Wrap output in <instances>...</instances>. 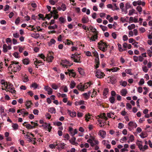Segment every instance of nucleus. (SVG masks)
<instances>
[{
    "instance_id": "obj_1",
    "label": "nucleus",
    "mask_w": 152,
    "mask_h": 152,
    "mask_svg": "<svg viewBox=\"0 0 152 152\" xmlns=\"http://www.w3.org/2000/svg\"><path fill=\"white\" fill-rule=\"evenodd\" d=\"M11 64H10V68H12V71H13L14 72H16L17 71H19L21 69V66L19 65H17L18 64L19 62L15 61H12L11 62Z\"/></svg>"
},
{
    "instance_id": "obj_2",
    "label": "nucleus",
    "mask_w": 152,
    "mask_h": 152,
    "mask_svg": "<svg viewBox=\"0 0 152 152\" xmlns=\"http://www.w3.org/2000/svg\"><path fill=\"white\" fill-rule=\"evenodd\" d=\"M98 48L102 51L105 52L107 49L108 45L105 42H103L102 40H101L98 43Z\"/></svg>"
},
{
    "instance_id": "obj_3",
    "label": "nucleus",
    "mask_w": 152,
    "mask_h": 152,
    "mask_svg": "<svg viewBox=\"0 0 152 152\" xmlns=\"http://www.w3.org/2000/svg\"><path fill=\"white\" fill-rule=\"evenodd\" d=\"M80 55L77 53H75L74 54H72L71 58L72 60H74V61L77 63H80Z\"/></svg>"
},
{
    "instance_id": "obj_4",
    "label": "nucleus",
    "mask_w": 152,
    "mask_h": 152,
    "mask_svg": "<svg viewBox=\"0 0 152 152\" xmlns=\"http://www.w3.org/2000/svg\"><path fill=\"white\" fill-rule=\"evenodd\" d=\"M1 83L2 85V89L5 90L6 91H9V89L10 88V85L7 82H5L4 80H1Z\"/></svg>"
},
{
    "instance_id": "obj_5",
    "label": "nucleus",
    "mask_w": 152,
    "mask_h": 152,
    "mask_svg": "<svg viewBox=\"0 0 152 152\" xmlns=\"http://www.w3.org/2000/svg\"><path fill=\"white\" fill-rule=\"evenodd\" d=\"M95 74L96 76L99 79L103 78L105 75L104 73L102 72L99 69L96 70Z\"/></svg>"
},
{
    "instance_id": "obj_6",
    "label": "nucleus",
    "mask_w": 152,
    "mask_h": 152,
    "mask_svg": "<svg viewBox=\"0 0 152 152\" xmlns=\"http://www.w3.org/2000/svg\"><path fill=\"white\" fill-rule=\"evenodd\" d=\"M58 12L56 10H53L52 11H50V14H46L45 15V18L48 19H50L52 17V15L57 14Z\"/></svg>"
},
{
    "instance_id": "obj_7",
    "label": "nucleus",
    "mask_w": 152,
    "mask_h": 152,
    "mask_svg": "<svg viewBox=\"0 0 152 152\" xmlns=\"http://www.w3.org/2000/svg\"><path fill=\"white\" fill-rule=\"evenodd\" d=\"M63 63L64 64H62V66L64 67H65L66 68H68V66H70L73 64L72 63H70L69 61L67 60H64L63 61Z\"/></svg>"
},
{
    "instance_id": "obj_8",
    "label": "nucleus",
    "mask_w": 152,
    "mask_h": 152,
    "mask_svg": "<svg viewBox=\"0 0 152 152\" xmlns=\"http://www.w3.org/2000/svg\"><path fill=\"white\" fill-rule=\"evenodd\" d=\"M45 90L48 92V94L49 95H51L53 93V90L50 87L48 86H45L44 87Z\"/></svg>"
},
{
    "instance_id": "obj_9",
    "label": "nucleus",
    "mask_w": 152,
    "mask_h": 152,
    "mask_svg": "<svg viewBox=\"0 0 152 152\" xmlns=\"http://www.w3.org/2000/svg\"><path fill=\"white\" fill-rule=\"evenodd\" d=\"M95 34L92 36L91 37H88L91 40L90 41H95L96 39H97L98 38V33L94 34Z\"/></svg>"
},
{
    "instance_id": "obj_10",
    "label": "nucleus",
    "mask_w": 152,
    "mask_h": 152,
    "mask_svg": "<svg viewBox=\"0 0 152 152\" xmlns=\"http://www.w3.org/2000/svg\"><path fill=\"white\" fill-rule=\"evenodd\" d=\"M136 144L140 150H142V151H144V150L142 149V142L141 141H140L137 140L136 142Z\"/></svg>"
},
{
    "instance_id": "obj_11",
    "label": "nucleus",
    "mask_w": 152,
    "mask_h": 152,
    "mask_svg": "<svg viewBox=\"0 0 152 152\" xmlns=\"http://www.w3.org/2000/svg\"><path fill=\"white\" fill-rule=\"evenodd\" d=\"M82 22L83 23H88L89 21V19L87 16H84L81 20Z\"/></svg>"
},
{
    "instance_id": "obj_12",
    "label": "nucleus",
    "mask_w": 152,
    "mask_h": 152,
    "mask_svg": "<svg viewBox=\"0 0 152 152\" xmlns=\"http://www.w3.org/2000/svg\"><path fill=\"white\" fill-rule=\"evenodd\" d=\"M98 134L102 138H104L106 135V132L104 131L101 130L99 132Z\"/></svg>"
},
{
    "instance_id": "obj_13",
    "label": "nucleus",
    "mask_w": 152,
    "mask_h": 152,
    "mask_svg": "<svg viewBox=\"0 0 152 152\" xmlns=\"http://www.w3.org/2000/svg\"><path fill=\"white\" fill-rule=\"evenodd\" d=\"M76 140V138L74 136L72 137L71 139V140H69V142H70L73 145H75L76 144H78L77 142H76L75 141Z\"/></svg>"
},
{
    "instance_id": "obj_14",
    "label": "nucleus",
    "mask_w": 152,
    "mask_h": 152,
    "mask_svg": "<svg viewBox=\"0 0 152 152\" xmlns=\"http://www.w3.org/2000/svg\"><path fill=\"white\" fill-rule=\"evenodd\" d=\"M128 125L132 128H136L137 126V125L133 121H130L128 124Z\"/></svg>"
},
{
    "instance_id": "obj_15",
    "label": "nucleus",
    "mask_w": 152,
    "mask_h": 152,
    "mask_svg": "<svg viewBox=\"0 0 152 152\" xmlns=\"http://www.w3.org/2000/svg\"><path fill=\"white\" fill-rule=\"evenodd\" d=\"M45 128H46L48 129V131L49 132L51 131V129L52 128V127L50 126V125L49 124L45 123Z\"/></svg>"
},
{
    "instance_id": "obj_16",
    "label": "nucleus",
    "mask_w": 152,
    "mask_h": 152,
    "mask_svg": "<svg viewBox=\"0 0 152 152\" xmlns=\"http://www.w3.org/2000/svg\"><path fill=\"white\" fill-rule=\"evenodd\" d=\"M10 93L12 94H16V91L14 88L13 85L11 83H10Z\"/></svg>"
},
{
    "instance_id": "obj_17",
    "label": "nucleus",
    "mask_w": 152,
    "mask_h": 152,
    "mask_svg": "<svg viewBox=\"0 0 152 152\" xmlns=\"http://www.w3.org/2000/svg\"><path fill=\"white\" fill-rule=\"evenodd\" d=\"M85 87V85L83 86L82 85H78L77 86V88L80 90L84 91V89H86L87 88V87Z\"/></svg>"
},
{
    "instance_id": "obj_18",
    "label": "nucleus",
    "mask_w": 152,
    "mask_h": 152,
    "mask_svg": "<svg viewBox=\"0 0 152 152\" xmlns=\"http://www.w3.org/2000/svg\"><path fill=\"white\" fill-rule=\"evenodd\" d=\"M32 104V103L31 101H28L25 103V105L26 106L27 109L30 108L31 105Z\"/></svg>"
},
{
    "instance_id": "obj_19",
    "label": "nucleus",
    "mask_w": 152,
    "mask_h": 152,
    "mask_svg": "<svg viewBox=\"0 0 152 152\" xmlns=\"http://www.w3.org/2000/svg\"><path fill=\"white\" fill-rule=\"evenodd\" d=\"M68 71L69 72V75L70 76L71 74H72V76L73 77H75L76 75V73L74 72V69H68Z\"/></svg>"
},
{
    "instance_id": "obj_20",
    "label": "nucleus",
    "mask_w": 152,
    "mask_h": 152,
    "mask_svg": "<svg viewBox=\"0 0 152 152\" xmlns=\"http://www.w3.org/2000/svg\"><path fill=\"white\" fill-rule=\"evenodd\" d=\"M66 144L63 143V142H61L59 144V145L60 146V147H59V146H58L57 147V149H58L59 150H61V149H63L64 148V146H65Z\"/></svg>"
},
{
    "instance_id": "obj_21",
    "label": "nucleus",
    "mask_w": 152,
    "mask_h": 152,
    "mask_svg": "<svg viewBox=\"0 0 152 152\" xmlns=\"http://www.w3.org/2000/svg\"><path fill=\"white\" fill-rule=\"evenodd\" d=\"M110 82L112 84H114L115 83L116 78L113 76L110 77Z\"/></svg>"
},
{
    "instance_id": "obj_22",
    "label": "nucleus",
    "mask_w": 152,
    "mask_h": 152,
    "mask_svg": "<svg viewBox=\"0 0 152 152\" xmlns=\"http://www.w3.org/2000/svg\"><path fill=\"white\" fill-rule=\"evenodd\" d=\"M10 49V46L9 45L8 46L6 44H4L3 46V51L4 52H6L7 51V48Z\"/></svg>"
},
{
    "instance_id": "obj_23",
    "label": "nucleus",
    "mask_w": 152,
    "mask_h": 152,
    "mask_svg": "<svg viewBox=\"0 0 152 152\" xmlns=\"http://www.w3.org/2000/svg\"><path fill=\"white\" fill-rule=\"evenodd\" d=\"M78 71L80 74L82 75H84L85 74L84 69L82 68L79 67L78 68Z\"/></svg>"
},
{
    "instance_id": "obj_24",
    "label": "nucleus",
    "mask_w": 152,
    "mask_h": 152,
    "mask_svg": "<svg viewBox=\"0 0 152 152\" xmlns=\"http://www.w3.org/2000/svg\"><path fill=\"white\" fill-rule=\"evenodd\" d=\"M12 126L14 130H16L18 129V126L17 124L12 123Z\"/></svg>"
},
{
    "instance_id": "obj_25",
    "label": "nucleus",
    "mask_w": 152,
    "mask_h": 152,
    "mask_svg": "<svg viewBox=\"0 0 152 152\" xmlns=\"http://www.w3.org/2000/svg\"><path fill=\"white\" fill-rule=\"evenodd\" d=\"M127 93V90L126 89H123L121 91V94L123 96H125Z\"/></svg>"
},
{
    "instance_id": "obj_26",
    "label": "nucleus",
    "mask_w": 152,
    "mask_h": 152,
    "mask_svg": "<svg viewBox=\"0 0 152 152\" xmlns=\"http://www.w3.org/2000/svg\"><path fill=\"white\" fill-rule=\"evenodd\" d=\"M91 30L92 31V32L94 34H96L98 33V32L96 31V29L93 27V26H90L89 27Z\"/></svg>"
},
{
    "instance_id": "obj_27",
    "label": "nucleus",
    "mask_w": 152,
    "mask_h": 152,
    "mask_svg": "<svg viewBox=\"0 0 152 152\" xmlns=\"http://www.w3.org/2000/svg\"><path fill=\"white\" fill-rule=\"evenodd\" d=\"M23 62L24 64H28L30 62V61L28 58H24L23 60Z\"/></svg>"
},
{
    "instance_id": "obj_28",
    "label": "nucleus",
    "mask_w": 152,
    "mask_h": 152,
    "mask_svg": "<svg viewBox=\"0 0 152 152\" xmlns=\"http://www.w3.org/2000/svg\"><path fill=\"white\" fill-rule=\"evenodd\" d=\"M53 56L50 55L48 56V57L46 58V59L47 61L48 62H51L52 60L53 59Z\"/></svg>"
},
{
    "instance_id": "obj_29",
    "label": "nucleus",
    "mask_w": 152,
    "mask_h": 152,
    "mask_svg": "<svg viewBox=\"0 0 152 152\" xmlns=\"http://www.w3.org/2000/svg\"><path fill=\"white\" fill-rule=\"evenodd\" d=\"M59 20L61 22V23H64L66 21V19L63 17H60L59 18Z\"/></svg>"
},
{
    "instance_id": "obj_30",
    "label": "nucleus",
    "mask_w": 152,
    "mask_h": 152,
    "mask_svg": "<svg viewBox=\"0 0 152 152\" xmlns=\"http://www.w3.org/2000/svg\"><path fill=\"white\" fill-rule=\"evenodd\" d=\"M99 118H103L105 119L106 120L107 119V117L106 116V114L104 113L102 114H100L99 116Z\"/></svg>"
},
{
    "instance_id": "obj_31",
    "label": "nucleus",
    "mask_w": 152,
    "mask_h": 152,
    "mask_svg": "<svg viewBox=\"0 0 152 152\" xmlns=\"http://www.w3.org/2000/svg\"><path fill=\"white\" fill-rule=\"evenodd\" d=\"M48 112H50L52 113H55L56 112L55 109L54 107H51L48 109Z\"/></svg>"
},
{
    "instance_id": "obj_32",
    "label": "nucleus",
    "mask_w": 152,
    "mask_h": 152,
    "mask_svg": "<svg viewBox=\"0 0 152 152\" xmlns=\"http://www.w3.org/2000/svg\"><path fill=\"white\" fill-rule=\"evenodd\" d=\"M109 91V89L108 88H105L104 89L103 92V95L105 96L107 94V93Z\"/></svg>"
},
{
    "instance_id": "obj_33",
    "label": "nucleus",
    "mask_w": 152,
    "mask_h": 152,
    "mask_svg": "<svg viewBox=\"0 0 152 152\" xmlns=\"http://www.w3.org/2000/svg\"><path fill=\"white\" fill-rule=\"evenodd\" d=\"M38 86V85H37L36 83H33L30 86L31 87L34 88V89L37 88Z\"/></svg>"
},
{
    "instance_id": "obj_34",
    "label": "nucleus",
    "mask_w": 152,
    "mask_h": 152,
    "mask_svg": "<svg viewBox=\"0 0 152 152\" xmlns=\"http://www.w3.org/2000/svg\"><path fill=\"white\" fill-rule=\"evenodd\" d=\"M82 95L84 96L86 100H87L89 98V95H88V94H87V93H84Z\"/></svg>"
},
{
    "instance_id": "obj_35",
    "label": "nucleus",
    "mask_w": 152,
    "mask_h": 152,
    "mask_svg": "<svg viewBox=\"0 0 152 152\" xmlns=\"http://www.w3.org/2000/svg\"><path fill=\"white\" fill-rule=\"evenodd\" d=\"M39 36V34H31V37L35 38H37Z\"/></svg>"
},
{
    "instance_id": "obj_36",
    "label": "nucleus",
    "mask_w": 152,
    "mask_h": 152,
    "mask_svg": "<svg viewBox=\"0 0 152 152\" xmlns=\"http://www.w3.org/2000/svg\"><path fill=\"white\" fill-rule=\"evenodd\" d=\"M135 26L134 24H132L130 26H129L128 28L129 30H131L135 28Z\"/></svg>"
},
{
    "instance_id": "obj_37",
    "label": "nucleus",
    "mask_w": 152,
    "mask_h": 152,
    "mask_svg": "<svg viewBox=\"0 0 152 152\" xmlns=\"http://www.w3.org/2000/svg\"><path fill=\"white\" fill-rule=\"evenodd\" d=\"M109 101L111 103L113 104L114 102L115 99L114 96H111L110 97Z\"/></svg>"
},
{
    "instance_id": "obj_38",
    "label": "nucleus",
    "mask_w": 152,
    "mask_h": 152,
    "mask_svg": "<svg viewBox=\"0 0 152 152\" xmlns=\"http://www.w3.org/2000/svg\"><path fill=\"white\" fill-rule=\"evenodd\" d=\"M25 126L28 129H31L34 128V126H31L29 124H26L25 125Z\"/></svg>"
},
{
    "instance_id": "obj_39",
    "label": "nucleus",
    "mask_w": 152,
    "mask_h": 152,
    "mask_svg": "<svg viewBox=\"0 0 152 152\" xmlns=\"http://www.w3.org/2000/svg\"><path fill=\"white\" fill-rule=\"evenodd\" d=\"M66 41L65 42V44H67L68 45H69L71 44V43H72V45H73V43L72 42V41H71L70 40L68 39H67L66 40Z\"/></svg>"
},
{
    "instance_id": "obj_40",
    "label": "nucleus",
    "mask_w": 152,
    "mask_h": 152,
    "mask_svg": "<svg viewBox=\"0 0 152 152\" xmlns=\"http://www.w3.org/2000/svg\"><path fill=\"white\" fill-rule=\"evenodd\" d=\"M76 85L75 83L73 80L71 81V83H70V88H73Z\"/></svg>"
},
{
    "instance_id": "obj_41",
    "label": "nucleus",
    "mask_w": 152,
    "mask_h": 152,
    "mask_svg": "<svg viewBox=\"0 0 152 152\" xmlns=\"http://www.w3.org/2000/svg\"><path fill=\"white\" fill-rule=\"evenodd\" d=\"M85 118H86L85 120L87 121H89V119H90L91 118V115L88 113V115L86 114L85 115Z\"/></svg>"
},
{
    "instance_id": "obj_42",
    "label": "nucleus",
    "mask_w": 152,
    "mask_h": 152,
    "mask_svg": "<svg viewBox=\"0 0 152 152\" xmlns=\"http://www.w3.org/2000/svg\"><path fill=\"white\" fill-rule=\"evenodd\" d=\"M58 26L56 25H55L54 26H50L48 27V28L49 29H53L56 28H57Z\"/></svg>"
},
{
    "instance_id": "obj_43",
    "label": "nucleus",
    "mask_w": 152,
    "mask_h": 152,
    "mask_svg": "<svg viewBox=\"0 0 152 152\" xmlns=\"http://www.w3.org/2000/svg\"><path fill=\"white\" fill-rule=\"evenodd\" d=\"M100 27L102 28V31H107V28L106 26H103L102 25H101L100 26Z\"/></svg>"
},
{
    "instance_id": "obj_44",
    "label": "nucleus",
    "mask_w": 152,
    "mask_h": 152,
    "mask_svg": "<svg viewBox=\"0 0 152 152\" xmlns=\"http://www.w3.org/2000/svg\"><path fill=\"white\" fill-rule=\"evenodd\" d=\"M51 87L53 89L55 90H56L58 88L57 86L55 83H53L51 85Z\"/></svg>"
},
{
    "instance_id": "obj_45",
    "label": "nucleus",
    "mask_w": 152,
    "mask_h": 152,
    "mask_svg": "<svg viewBox=\"0 0 152 152\" xmlns=\"http://www.w3.org/2000/svg\"><path fill=\"white\" fill-rule=\"evenodd\" d=\"M36 63L37 65H38V64L40 63L42 64H43L42 61L39 60H37V59H36V60L34 62V64H35Z\"/></svg>"
},
{
    "instance_id": "obj_46",
    "label": "nucleus",
    "mask_w": 152,
    "mask_h": 152,
    "mask_svg": "<svg viewBox=\"0 0 152 152\" xmlns=\"http://www.w3.org/2000/svg\"><path fill=\"white\" fill-rule=\"evenodd\" d=\"M118 69H119L117 67H115L113 68L112 69H109V71H112L113 72H116L117 71Z\"/></svg>"
},
{
    "instance_id": "obj_47",
    "label": "nucleus",
    "mask_w": 152,
    "mask_h": 152,
    "mask_svg": "<svg viewBox=\"0 0 152 152\" xmlns=\"http://www.w3.org/2000/svg\"><path fill=\"white\" fill-rule=\"evenodd\" d=\"M131 71L132 69H127L125 70V72L128 74L132 75V73L131 72Z\"/></svg>"
},
{
    "instance_id": "obj_48",
    "label": "nucleus",
    "mask_w": 152,
    "mask_h": 152,
    "mask_svg": "<svg viewBox=\"0 0 152 152\" xmlns=\"http://www.w3.org/2000/svg\"><path fill=\"white\" fill-rule=\"evenodd\" d=\"M118 45L119 51L121 52H122L124 50H123V49L122 48L121 45L119 43H118Z\"/></svg>"
},
{
    "instance_id": "obj_49",
    "label": "nucleus",
    "mask_w": 152,
    "mask_h": 152,
    "mask_svg": "<svg viewBox=\"0 0 152 152\" xmlns=\"http://www.w3.org/2000/svg\"><path fill=\"white\" fill-rule=\"evenodd\" d=\"M61 7V9H62V10L63 11L65 10L66 9V6L65 4H62Z\"/></svg>"
},
{
    "instance_id": "obj_50",
    "label": "nucleus",
    "mask_w": 152,
    "mask_h": 152,
    "mask_svg": "<svg viewBox=\"0 0 152 152\" xmlns=\"http://www.w3.org/2000/svg\"><path fill=\"white\" fill-rule=\"evenodd\" d=\"M137 10L139 12V13L141 14V12L142 11V8L141 6H138L137 7Z\"/></svg>"
},
{
    "instance_id": "obj_51",
    "label": "nucleus",
    "mask_w": 152,
    "mask_h": 152,
    "mask_svg": "<svg viewBox=\"0 0 152 152\" xmlns=\"http://www.w3.org/2000/svg\"><path fill=\"white\" fill-rule=\"evenodd\" d=\"M142 69L145 72H147L148 71V69L146 66H145L142 67Z\"/></svg>"
},
{
    "instance_id": "obj_52",
    "label": "nucleus",
    "mask_w": 152,
    "mask_h": 152,
    "mask_svg": "<svg viewBox=\"0 0 152 152\" xmlns=\"http://www.w3.org/2000/svg\"><path fill=\"white\" fill-rule=\"evenodd\" d=\"M135 11V10L133 9L132 10H130L129 11V15H132L134 12Z\"/></svg>"
},
{
    "instance_id": "obj_53",
    "label": "nucleus",
    "mask_w": 152,
    "mask_h": 152,
    "mask_svg": "<svg viewBox=\"0 0 152 152\" xmlns=\"http://www.w3.org/2000/svg\"><path fill=\"white\" fill-rule=\"evenodd\" d=\"M131 6L129 2H127L126 4V10L129 8L131 7Z\"/></svg>"
},
{
    "instance_id": "obj_54",
    "label": "nucleus",
    "mask_w": 152,
    "mask_h": 152,
    "mask_svg": "<svg viewBox=\"0 0 152 152\" xmlns=\"http://www.w3.org/2000/svg\"><path fill=\"white\" fill-rule=\"evenodd\" d=\"M95 64H100L99 58V57H97L96 58H95Z\"/></svg>"
},
{
    "instance_id": "obj_55",
    "label": "nucleus",
    "mask_w": 152,
    "mask_h": 152,
    "mask_svg": "<svg viewBox=\"0 0 152 152\" xmlns=\"http://www.w3.org/2000/svg\"><path fill=\"white\" fill-rule=\"evenodd\" d=\"M133 59L135 62H137L138 60V57L136 56H133Z\"/></svg>"
},
{
    "instance_id": "obj_56",
    "label": "nucleus",
    "mask_w": 152,
    "mask_h": 152,
    "mask_svg": "<svg viewBox=\"0 0 152 152\" xmlns=\"http://www.w3.org/2000/svg\"><path fill=\"white\" fill-rule=\"evenodd\" d=\"M39 56L41 58L43 59L44 61H45V58H46L45 56L42 54H41L39 55Z\"/></svg>"
},
{
    "instance_id": "obj_57",
    "label": "nucleus",
    "mask_w": 152,
    "mask_h": 152,
    "mask_svg": "<svg viewBox=\"0 0 152 152\" xmlns=\"http://www.w3.org/2000/svg\"><path fill=\"white\" fill-rule=\"evenodd\" d=\"M124 126V125L123 124L120 123L118 124V127L120 129L122 128Z\"/></svg>"
},
{
    "instance_id": "obj_58",
    "label": "nucleus",
    "mask_w": 152,
    "mask_h": 152,
    "mask_svg": "<svg viewBox=\"0 0 152 152\" xmlns=\"http://www.w3.org/2000/svg\"><path fill=\"white\" fill-rule=\"evenodd\" d=\"M93 53L94 54V56L96 57V58L97 57H99L98 54L96 51H94Z\"/></svg>"
},
{
    "instance_id": "obj_59",
    "label": "nucleus",
    "mask_w": 152,
    "mask_h": 152,
    "mask_svg": "<svg viewBox=\"0 0 152 152\" xmlns=\"http://www.w3.org/2000/svg\"><path fill=\"white\" fill-rule=\"evenodd\" d=\"M123 39L124 41H127L128 39V38L126 35H124L123 37Z\"/></svg>"
},
{
    "instance_id": "obj_60",
    "label": "nucleus",
    "mask_w": 152,
    "mask_h": 152,
    "mask_svg": "<svg viewBox=\"0 0 152 152\" xmlns=\"http://www.w3.org/2000/svg\"><path fill=\"white\" fill-rule=\"evenodd\" d=\"M144 83V80L142 78L141 79L139 82V85H141L143 84Z\"/></svg>"
},
{
    "instance_id": "obj_61",
    "label": "nucleus",
    "mask_w": 152,
    "mask_h": 152,
    "mask_svg": "<svg viewBox=\"0 0 152 152\" xmlns=\"http://www.w3.org/2000/svg\"><path fill=\"white\" fill-rule=\"evenodd\" d=\"M124 7V4L123 3H121L120 4V7L122 9V11H123V7Z\"/></svg>"
},
{
    "instance_id": "obj_62",
    "label": "nucleus",
    "mask_w": 152,
    "mask_h": 152,
    "mask_svg": "<svg viewBox=\"0 0 152 152\" xmlns=\"http://www.w3.org/2000/svg\"><path fill=\"white\" fill-rule=\"evenodd\" d=\"M54 124L55 125H57L58 126H60L62 124V123L59 121L57 122H56L55 123H54Z\"/></svg>"
},
{
    "instance_id": "obj_63",
    "label": "nucleus",
    "mask_w": 152,
    "mask_h": 152,
    "mask_svg": "<svg viewBox=\"0 0 152 152\" xmlns=\"http://www.w3.org/2000/svg\"><path fill=\"white\" fill-rule=\"evenodd\" d=\"M18 52H15L13 54V55L16 58H18Z\"/></svg>"
},
{
    "instance_id": "obj_64",
    "label": "nucleus",
    "mask_w": 152,
    "mask_h": 152,
    "mask_svg": "<svg viewBox=\"0 0 152 152\" xmlns=\"http://www.w3.org/2000/svg\"><path fill=\"white\" fill-rule=\"evenodd\" d=\"M20 22V19L19 17H18L15 20V23L16 24H18Z\"/></svg>"
}]
</instances>
